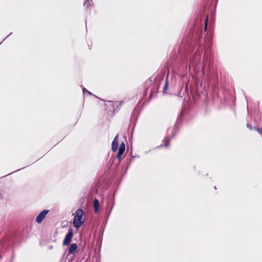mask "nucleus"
Segmentation results:
<instances>
[{"mask_svg": "<svg viewBox=\"0 0 262 262\" xmlns=\"http://www.w3.org/2000/svg\"><path fill=\"white\" fill-rule=\"evenodd\" d=\"M83 215V212L81 209H78L75 212V215L73 221L74 227L76 228H79L81 226L84 222Z\"/></svg>", "mask_w": 262, "mask_h": 262, "instance_id": "f257e3e1", "label": "nucleus"}, {"mask_svg": "<svg viewBox=\"0 0 262 262\" xmlns=\"http://www.w3.org/2000/svg\"><path fill=\"white\" fill-rule=\"evenodd\" d=\"M73 235V232L72 231H69L68 233L66 235V236L63 240V245H69L71 241Z\"/></svg>", "mask_w": 262, "mask_h": 262, "instance_id": "f03ea898", "label": "nucleus"}, {"mask_svg": "<svg viewBox=\"0 0 262 262\" xmlns=\"http://www.w3.org/2000/svg\"><path fill=\"white\" fill-rule=\"evenodd\" d=\"M48 210H43L41 212H40L36 217V222L38 223H41L43 220L45 219L46 215L48 213Z\"/></svg>", "mask_w": 262, "mask_h": 262, "instance_id": "7ed1b4c3", "label": "nucleus"}, {"mask_svg": "<svg viewBox=\"0 0 262 262\" xmlns=\"http://www.w3.org/2000/svg\"><path fill=\"white\" fill-rule=\"evenodd\" d=\"M118 135L116 136L115 139H114L112 142V150L114 152L116 151L118 148Z\"/></svg>", "mask_w": 262, "mask_h": 262, "instance_id": "20e7f679", "label": "nucleus"}, {"mask_svg": "<svg viewBox=\"0 0 262 262\" xmlns=\"http://www.w3.org/2000/svg\"><path fill=\"white\" fill-rule=\"evenodd\" d=\"M78 249V246L76 244H72L69 249V252L70 254H74Z\"/></svg>", "mask_w": 262, "mask_h": 262, "instance_id": "39448f33", "label": "nucleus"}, {"mask_svg": "<svg viewBox=\"0 0 262 262\" xmlns=\"http://www.w3.org/2000/svg\"><path fill=\"white\" fill-rule=\"evenodd\" d=\"M125 150V144L124 143H122L119 149V152L117 155L118 158H120V156L123 154Z\"/></svg>", "mask_w": 262, "mask_h": 262, "instance_id": "423d86ee", "label": "nucleus"}, {"mask_svg": "<svg viewBox=\"0 0 262 262\" xmlns=\"http://www.w3.org/2000/svg\"><path fill=\"white\" fill-rule=\"evenodd\" d=\"M94 206L95 209V211L97 212L99 208V201L98 200L95 199L94 201Z\"/></svg>", "mask_w": 262, "mask_h": 262, "instance_id": "0eeeda50", "label": "nucleus"}, {"mask_svg": "<svg viewBox=\"0 0 262 262\" xmlns=\"http://www.w3.org/2000/svg\"><path fill=\"white\" fill-rule=\"evenodd\" d=\"M83 92L84 95L85 94V93H88L89 94H91L90 92L88 91L87 90H86L85 88L83 89Z\"/></svg>", "mask_w": 262, "mask_h": 262, "instance_id": "6e6552de", "label": "nucleus"}, {"mask_svg": "<svg viewBox=\"0 0 262 262\" xmlns=\"http://www.w3.org/2000/svg\"><path fill=\"white\" fill-rule=\"evenodd\" d=\"M257 130L259 133L262 134V128H258Z\"/></svg>", "mask_w": 262, "mask_h": 262, "instance_id": "1a4fd4ad", "label": "nucleus"}, {"mask_svg": "<svg viewBox=\"0 0 262 262\" xmlns=\"http://www.w3.org/2000/svg\"><path fill=\"white\" fill-rule=\"evenodd\" d=\"M87 1H88V2H86L84 3V5L88 6H89V0H87Z\"/></svg>", "mask_w": 262, "mask_h": 262, "instance_id": "9d476101", "label": "nucleus"}, {"mask_svg": "<svg viewBox=\"0 0 262 262\" xmlns=\"http://www.w3.org/2000/svg\"><path fill=\"white\" fill-rule=\"evenodd\" d=\"M207 18L206 19V21H205V29H206V28H207Z\"/></svg>", "mask_w": 262, "mask_h": 262, "instance_id": "9b49d317", "label": "nucleus"}, {"mask_svg": "<svg viewBox=\"0 0 262 262\" xmlns=\"http://www.w3.org/2000/svg\"><path fill=\"white\" fill-rule=\"evenodd\" d=\"M167 84H166V85H165V87H164V91H165V90H166V89H167Z\"/></svg>", "mask_w": 262, "mask_h": 262, "instance_id": "f8f14e48", "label": "nucleus"}]
</instances>
